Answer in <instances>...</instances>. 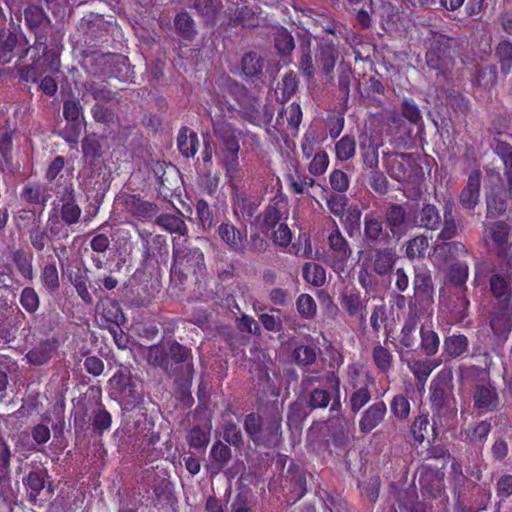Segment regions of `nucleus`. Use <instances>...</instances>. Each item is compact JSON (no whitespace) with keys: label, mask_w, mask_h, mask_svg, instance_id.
Returning a JSON list of instances; mask_svg holds the SVG:
<instances>
[{"label":"nucleus","mask_w":512,"mask_h":512,"mask_svg":"<svg viewBox=\"0 0 512 512\" xmlns=\"http://www.w3.org/2000/svg\"><path fill=\"white\" fill-rule=\"evenodd\" d=\"M213 133L220 142V164L228 179L237 180L245 176V171L239 163L240 136L242 132L222 119L212 120Z\"/></svg>","instance_id":"f257e3e1"},{"label":"nucleus","mask_w":512,"mask_h":512,"mask_svg":"<svg viewBox=\"0 0 512 512\" xmlns=\"http://www.w3.org/2000/svg\"><path fill=\"white\" fill-rule=\"evenodd\" d=\"M465 41L433 32L429 39L426 63L430 69L438 70L437 77L447 78V72L453 67L454 60L464 48Z\"/></svg>","instance_id":"f03ea898"},{"label":"nucleus","mask_w":512,"mask_h":512,"mask_svg":"<svg viewBox=\"0 0 512 512\" xmlns=\"http://www.w3.org/2000/svg\"><path fill=\"white\" fill-rule=\"evenodd\" d=\"M281 420L279 414L264 419L256 413H250L244 419V429L256 446L274 448L283 441Z\"/></svg>","instance_id":"7ed1b4c3"},{"label":"nucleus","mask_w":512,"mask_h":512,"mask_svg":"<svg viewBox=\"0 0 512 512\" xmlns=\"http://www.w3.org/2000/svg\"><path fill=\"white\" fill-rule=\"evenodd\" d=\"M173 260L171 275L174 278L178 277L180 281L189 273L197 276L205 270L203 252L189 243L187 239L180 237L173 239Z\"/></svg>","instance_id":"20e7f679"},{"label":"nucleus","mask_w":512,"mask_h":512,"mask_svg":"<svg viewBox=\"0 0 512 512\" xmlns=\"http://www.w3.org/2000/svg\"><path fill=\"white\" fill-rule=\"evenodd\" d=\"M453 375L450 370H443L438 373L437 377L430 384V396L433 416L432 431L434 437H437V430L443 426L442 417L449 410L452 400L453 391Z\"/></svg>","instance_id":"39448f33"},{"label":"nucleus","mask_w":512,"mask_h":512,"mask_svg":"<svg viewBox=\"0 0 512 512\" xmlns=\"http://www.w3.org/2000/svg\"><path fill=\"white\" fill-rule=\"evenodd\" d=\"M23 44L15 52V57L22 60L30 56L35 68L47 67L51 71H57L60 66L59 51L57 47L49 46L46 35L35 36L33 45H28L25 37H22Z\"/></svg>","instance_id":"423d86ee"},{"label":"nucleus","mask_w":512,"mask_h":512,"mask_svg":"<svg viewBox=\"0 0 512 512\" xmlns=\"http://www.w3.org/2000/svg\"><path fill=\"white\" fill-rule=\"evenodd\" d=\"M167 355L169 359V372L176 374L180 379L186 382H191L194 376L191 349L176 340H168Z\"/></svg>","instance_id":"0eeeda50"},{"label":"nucleus","mask_w":512,"mask_h":512,"mask_svg":"<svg viewBox=\"0 0 512 512\" xmlns=\"http://www.w3.org/2000/svg\"><path fill=\"white\" fill-rule=\"evenodd\" d=\"M510 225L503 221H495L487 228L495 253L504 262L506 271L512 270V242L510 241Z\"/></svg>","instance_id":"6e6552de"},{"label":"nucleus","mask_w":512,"mask_h":512,"mask_svg":"<svg viewBox=\"0 0 512 512\" xmlns=\"http://www.w3.org/2000/svg\"><path fill=\"white\" fill-rule=\"evenodd\" d=\"M328 246L330 254L326 256L325 262L329 264L336 273L343 272L346 268L347 261L351 257L352 249L338 228L328 235Z\"/></svg>","instance_id":"1a4fd4ad"},{"label":"nucleus","mask_w":512,"mask_h":512,"mask_svg":"<svg viewBox=\"0 0 512 512\" xmlns=\"http://www.w3.org/2000/svg\"><path fill=\"white\" fill-rule=\"evenodd\" d=\"M410 208L407 210L402 204L391 203L385 209L384 223L391 237L397 240L404 237L411 226Z\"/></svg>","instance_id":"9d476101"},{"label":"nucleus","mask_w":512,"mask_h":512,"mask_svg":"<svg viewBox=\"0 0 512 512\" xmlns=\"http://www.w3.org/2000/svg\"><path fill=\"white\" fill-rule=\"evenodd\" d=\"M441 219L440 211L434 204L424 203L421 207L419 204L410 206L409 220L413 227L436 231L440 228Z\"/></svg>","instance_id":"9b49d317"},{"label":"nucleus","mask_w":512,"mask_h":512,"mask_svg":"<svg viewBox=\"0 0 512 512\" xmlns=\"http://www.w3.org/2000/svg\"><path fill=\"white\" fill-rule=\"evenodd\" d=\"M384 221L375 212L366 213L363 220V241L369 246L387 244L391 235L384 227Z\"/></svg>","instance_id":"f8f14e48"},{"label":"nucleus","mask_w":512,"mask_h":512,"mask_svg":"<svg viewBox=\"0 0 512 512\" xmlns=\"http://www.w3.org/2000/svg\"><path fill=\"white\" fill-rule=\"evenodd\" d=\"M117 201L126 212L139 219L152 218L159 212L155 203L145 201L134 194L122 193L118 196Z\"/></svg>","instance_id":"ddd939ff"},{"label":"nucleus","mask_w":512,"mask_h":512,"mask_svg":"<svg viewBox=\"0 0 512 512\" xmlns=\"http://www.w3.org/2000/svg\"><path fill=\"white\" fill-rule=\"evenodd\" d=\"M368 299L359 292L345 293L340 296V305L350 318L358 321L362 330L366 329Z\"/></svg>","instance_id":"4468645a"},{"label":"nucleus","mask_w":512,"mask_h":512,"mask_svg":"<svg viewBox=\"0 0 512 512\" xmlns=\"http://www.w3.org/2000/svg\"><path fill=\"white\" fill-rule=\"evenodd\" d=\"M369 260L372 271L378 276L383 277L392 272L398 260V255L393 247L375 248Z\"/></svg>","instance_id":"2eb2a0df"},{"label":"nucleus","mask_w":512,"mask_h":512,"mask_svg":"<svg viewBox=\"0 0 512 512\" xmlns=\"http://www.w3.org/2000/svg\"><path fill=\"white\" fill-rule=\"evenodd\" d=\"M490 326L494 333L501 338H506L512 328V304L502 302L494 306Z\"/></svg>","instance_id":"dca6fc26"},{"label":"nucleus","mask_w":512,"mask_h":512,"mask_svg":"<svg viewBox=\"0 0 512 512\" xmlns=\"http://www.w3.org/2000/svg\"><path fill=\"white\" fill-rule=\"evenodd\" d=\"M447 278L457 290L455 294L458 295L459 303L455 305V308H459L461 310L466 309L469 306V301L465 295L466 287L464 285L468 278V266L463 263L451 265L448 270Z\"/></svg>","instance_id":"f3484780"},{"label":"nucleus","mask_w":512,"mask_h":512,"mask_svg":"<svg viewBox=\"0 0 512 512\" xmlns=\"http://www.w3.org/2000/svg\"><path fill=\"white\" fill-rule=\"evenodd\" d=\"M24 18L27 27L35 36L46 35L51 30V20L39 5H29L24 10Z\"/></svg>","instance_id":"a211bd4d"},{"label":"nucleus","mask_w":512,"mask_h":512,"mask_svg":"<svg viewBox=\"0 0 512 512\" xmlns=\"http://www.w3.org/2000/svg\"><path fill=\"white\" fill-rule=\"evenodd\" d=\"M472 398L474 407L483 412L494 411L499 405L496 389L490 384H477Z\"/></svg>","instance_id":"6ab92c4d"},{"label":"nucleus","mask_w":512,"mask_h":512,"mask_svg":"<svg viewBox=\"0 0 512 512\" xmlns=\"http://www.w3.org/2000/svg\"><path fill=\"white\" fill-rule=\"evenodd\" d=\"M481 172L473 170L467 179L465 187L462 189L459 202L463 208L472 210L478 203L480 198Z\"/></svg>","instance_id":"aec40b11"},{"label":"nucleus","mask_w":512,"mask_h":512,"mask_svg":"<svg viewBox=\"0 0 512 512\" xmlns=\"http://www.w3.org/2000/svg\"><path fill=\"white\" fill-rule=\"evenodd\" d=\"M331 398V393L321 387L313 388L312 390L303 392L300 399V401H303V418H306L315 409L327 408Z\"/></svg>","instance_id":"412c9836"},{"label":"nucleus","mask_w":512,"mask_h":512,"mask_svg":"<svg viewBox=\"0 0 512 512\" xmlns=\"http://www.w3.org/2000/svg\"><path fill=\"white\" fill-rule=\"evenodd\" d=\"M387 413L386 404L377 401L363 411L359 420V429L362 433L368 434L383 422Z\"/></svg>","instance_id":"4be33fe9"},{"label":"nucleus","mask_w":512,"mask_h":512,"mask_svg":"<svg viewBox=\"0 0 512 512\" xmlns=\"http://www.w3.org/2000/svg\"><path fill=\"white\" fill-rule=\"evenodd\" d=\"M391 487L394 489L400 512H428L427 506L417 500L418 494L415 487L405 490H397L394 484Z\"/></svg>","instance_id":"5701e85b"},{"label":"nucleus","mask_w":512,"mask_h":512,"mask_svg":"<svg viewBox=\"0 0 512 512\" xmlns=\"http://www.w3.org/2000/svg\"><path fill=\"white\" fill-rule=\"evenodd\" d=\"M338 54V50L333 42L324 41L318 44L317 52L315 55L316 62L318 66L321 67L323 73L329 78H333L332 74L338 58Z\"/></svg>","instance_id":"b1692460"},{"label":"nucleus","mask_w":512,"mask_h":512,"mask_svg":"<svg viewBox=\"0 0 512 512\" xmlns=\"http://www.w3.org/2000/svg\"><path fill=\"white\" fill-rule=\"evenodd\" d=\"M421 492L424 496L436 499L444 493L443 474L433 470L423 471L420 475Z\"/></svg>","instance_id":"393cba45"},{"label":"nucleus","mask_w":512,"mask_h":512,"mask_svg":"<svg viewBox=\"0 0 512 512\" xmlns=\"http://www.w3.org/2000/svg\"><path fill=\"white\" fill-rule=\"evenodd\" d=\"M219 237L236 253H243L246 233L229 223H222L218 227Z\"/></svg>","instance_id":"a878e982"},{"label":"nucleus","mask_w":512,"mask_h":512,"mask_svg":"<svg viewBox=\"0 0 512 512\" xmlns=\"http://www.w3.org/2000/svg\"><path fill=\"white\" fill-rule=\"evenodd\" d=\"M453 206L454 203L448 201L443 207V222H441V230L436 237V242L449 241L459 234L460 228L453 211Z\"/></svg>","instance_id":"bb28decb"},{"label":"nucleus","mask_w":512,"mask_h":512,"mask_svg":"<svg viewBox=\"0 0 512 512\" xmlns=\"http://www.w3.org/2000/svg\"><path fill=\"white\" fill-rule=\"evenodd\" d=\"M211 429L209 422L193 426L186 435L188 446L198 452H204L211 439Z\"/></svg>","instance_id":"cd10ccee"},{"label":"nucleus","mask_w":512,"mask_h":512,"mask_svg":"<svg viewBox=\"0 0 512 512\" xmlns=\"http://www.w3.org/2000/svg\"><path fill=\"white\" fill-rule=\"evenodd\" d=\"M229 183L233 189V211L238 218L245 220L250 219L256 209L254 203H252L247 196L241 191L237 185L236 180L229 179Z\"/></svg>","instance_id":"c85d7f7f"},{"label":"nucleus","mask_w":512,"mask_h":512,"mask_svg":"<svg viewBox=\"0 0 512 512\" xmlns=\"http://www.w3.org/2000/svg\"><path fill=\"white\" fill-rule=\"evenodd\" d=\"M372 384L373 382L368 377H364L359 387L353 385L355 390L350 395L349 405L354 414L358 413L371 400L370 385Z\"/></svg>","instance_id":"c756f323"},{"label":"nucleus","mask_w":512,"mask_h":512,"mask_svg":"<svg viewBox=\"0 0 512 512\" xmlns=\"http://www.w3.org/2000/svg\"><path fill=\"white\" fill-rule=\"evenodd\" d=\"M177 146L184 157H194L199 146L197 134L187 127H182L177 137Z\"/></svg>","instance_id":"7c9ffc66"},{"label":"nucleus","mask_w":512,"mask_h":512,"mask_svg":"<svg viewBox=\"0 0 512 512\" xmlns=\"http://www.w3.org/2000/svg\"><path fill=\"white\" fill-rule=\"evenodd\" d=\"M489 283L492 295L498 300L497 304H502V302H510L512 295V290L510 287V276L505 277L500 274H493Z\"/></svg>","instance_id":"2f4dec72"},{"label":"nucleus","mask_w":512,"mask_h":512,"mask_svg":"<svg viewBox=\"0 0 512 512\" xmlns=\"http://www.w3.org/2000/svg\"><path fill=\"white\" fill-rule=\"evenodd\" d=\"M155 223L165 231L172 234H178L181 238L187 234V225L180 215L175 214H161L159 215Z\"/></svg>","instance_id":"473e14b6"},{"label":"nucleus","mask_w":512,"mask_h":512,"mask_svg":"<svg viewBox=\"0 0 512 512\" xmlns=\"http://www.w3.org/2000/svg\"><path fill=\"white\" fill-rule=\"evenodd\" d=\"M174 27L180 37L185 40H193L197 35L195 22L191 15L186 12L176 14L174 18Z\"/></svg>","instance_id":"72a5a7b5"},{"label":"nucleus","mask_w":512,"mask_h":512,"mask_svg":"<svg viewBox=\"0 0 512 512\" xmlns=\"http://www.w3.org/2000/svg\"><path fill=\"white\" fill-rule=\"evenodd\" d=\"M300 52L301 56L298 62V68L303 77L307 81H311L316 74V67L313 62L311 54V42L309 39L300 45Z\"/></svg>","instance_id":"f704fd0d"},{"label":"nucleus","mask_w":512,"mask_h":512,"mask_svg":"<svg viewBox=\"0 0 512 512\" xmlns=\"http://www.w3.org/2000/svg\"><path fill=\"white\" fill-rule=\"evenodd\" d=\"M487 217L496 218L507 209L506 193L502 189L492 190L486 197Z\"/></svg>","instance_id":"c9c22d12"},{"label":"nucleus","mask_w":512,"mask_h":512,"mask_svg":"<svg viewBox=\"0 0 512 512\" xmlns=\"http://www.w3.org/2000/svg\"><path fill=\"white\" fill-rule=\"evenodd\" d=\"M54 348L50 341H43L26 354V359L32 365H44L51 359Z\"/></svg>","instance_id":"e433bc0d"},{"label":"nucleus","mask_w":512,"mask_h":512,"mask_svg":"<svg viewBox=\"0 0 512 512\" xmlns=\"http://www.w3.org/2000/svg\"><path fill=\"white\" fill-rule=\"evenodd\" d=\"M11 259L19 273L26 279L33 278V255L24 249H17L11 252Z\"/></svg>","instance_id":"4c0bfd02"},{"label":"nucleus","mask_w":512,"mask_h":512,"mask_svg":"<svg viewBox=\"0 0 512 512\" xmlns=\"http://www.w3.org/2000/svg\"><path fill=\"white\" fill-rule=\"evenodd\" d=\"M413 286L416 295L430 296L433 292L431 274L425 267H416L413 279Z\"/></svg>","instance_id":"58836bf2"},{"label":"nucleus","mask_w":512,"mask_h":512,"mask_svg":"<svg viewBox=\"0 0 512 512\" xmlns=\"http://www.w3.org/2000/svg\"><path fill=\"white\" fill-rule=\"evenodd\" d=\"M147 361L150 365L161 367L169 372V359L167 355V342L149 346L147 349Z\"/></svg>","instance_id":"ea45409f"},{"label":"nucleus","mask_w":512,"mask_h":512,"mask_svg":"<svg viewBox=\"0 0 512 512\" xmlns=\"http://www.w3.org/2000/svg\"><path fill=\"white\" fill-rule=\"evenodd\" d=\"M439 365L440 361L426 358L412 361L409 363V368L418 382H425L431 372Z\"/></svg>","instance_id":"a19ab883"},{"label":"nucleus","mask_w":512,"mask_h":512,"mask_svg":"<svg viewBox=\"0 0 512 512\" xmlns=\"http://www.w3.org/2000/svg\"><path fill=\"white\" fill-rule=\"evenodd\" d=\"M209 456L213 460L217 471H220L230 462L232 451L221 440H216L212 445Z\"/></svg>","instance_id":"79ce46f5"},{"label":"nucleus","mask_w":512,"mask_h":512,"mask_svg":"<svg viewBox=\"0 0 512 512\" xmlns=\"http://www.w3.org/2000/svg\"><path fill=\"white\" fill-rule=\"evenodd\" d=\"M91 114L97 123H101L109 128L119 125V117L116 112L100 103H96L92 106Z\"/></svg>","instance_id":"37998d69"},{"label":"nucleus","mask_w":512,"mask_h":512,"mask_svg":"<svg viewBox=\"0 0 512 512\" xmlns=\"http://www.w3.org/2000/svg\"><path fill=\"white\" fill-rule=\"evenodd\" d=\"M444 353L452 358L462 356L468 350V339L464 335L446 337L443 344Z\"/></svg>","instance_id":"c03bdc74"},{"label":"nucleus","mask_w":512,"mask_h":512,"mask_svg":"<svg viewBox=\"0 0 512 512\" xmlns=\"http://www.w3.org/2000/svg\"><path fill=\"white\" fill-rule=\"evenodd\" d=\"M29 240L37 252H42L48 245L51 238L45 228L40 225V219H34L29 230Z\"/></svg>","instance_id":"a18cd8bd"},{"label":"nucleus","mask_w":512,"mask_h":512,"mask_svg":"<svg viewBox=\"0 0 512 512\" xmlns=\"http://www.w3.org/2000/svg\"><path fill=\"white\" fill-rule=\"evenodd\" d=\"M49 197L45 186L40 184H28L21 193V198L30 204L44 205Z\"/></svg>","instance_id":"49530a36"},{"label":"nucleus","mask_w":512,"mask_h":512,"mask_svg":"<svg viewBox=\"0 0 512 512\" xmlns=\"http://www.w3.org/2000/svg\"><path fill=\"white\" fill-rule=\"evenodd\" d=\"M23 35H20L19 37L14 32L10 31L9 29H1L0 30V52L3 55L12 53L13 57H15V52L18 48L22 47Z\"/></svg>","instance_id":"de8ad7c7"},{"label":"nucleus","mask_w":512,"mask_h":512,"mask_svg":"<svg viewBox=\"0 0 512 512\" xmlns=\"http://www.w3.org/2000/svg\"><path fill=\"white\" fill-rule=\"evenodd\" d=\"M284 116H287L288 126L294 130H297L301 120L302 111L298 103H291L288 107L283 108L276 118L277 125L284 124Z\"/></svg>","instance_id":"09e8293b"},{"label":"nucleus","mask_w":512,"mask_h":512,"mask_svg":"<svg viewBox=\"0 0 512 512\" xmlns=\"http://www.w3.org/2000/svg\"><path fill=\"white\" fill-rule=\"evenodd\" d=\"M429 246L427 236L420 234L405 243V255L408 259L424 257Z\"/></svg>","instance_id":"8fccbe9b"},{"label":"nucleus","mask_w":512,"mask_h":512,"mask_svg":"<svg viewBox=\"0 0 512 512\" xmlns=\"http://www.w3.org/2000/svg\"><path fill=\"white\" fill-rule=\"evenodd\" d=\"M418 320L415 315H410L404 322L403 327L400 331V344L405 347L412 349L416 343V329Z\"/></svg>","instance_id":"3c124183"},{"label":"nucleus","mask_w":512,"mask_h":512,"mask_svg":"<svg viewBox=\"0 0 512 512\" xmlns=\"http://www.w3.org/2000/svg\"><path fill=\"white\" fill-rule=\"evenodd\" d=\"M319 351L315 345H300L294 349L292 356L297 365L310 366L316 361Z\"/></svg>","instance_id":"603ef678"},{"label":"nucleus","mask_w":512,"mask_h":512,"mask_svg":"<svg viewBox=\"0 0 512 512\" xmlns=\"http://www.w3.org/2000/svg\"><path fill=\"white\" fill-rule=\"evenodd\" d=\"M302 272L305 281L315 287L323 286L326 281V271L319 264L305 263Z\"/></svg>","instance_id":"864d4df0"},{"label":"nucleus","mask_w":512,"mask_h":512,"mask_svg":"<svg viewBox=\"0 0 512 512\" xmlns=\"http://www.w3.org/2000/svg\"><path fill=\"white\" fill-rule=\"evenodd\" d=\"M63 201L65 202L61 209L62 220L68 225L77 223L81 215V209L75 203L72 190L68 193L67 198L63 199Z\"/></svg>","instance_id":"5fc2aeb1"},{"label":"nucleus","mask_w":512,"mask_h":512,"mask_svg":"<svg viewBox=\"0 0 512 512\" xmlns=\"http://www.w3.org/2000/svg\"><path fill=\"white\" fill-rule=\"evenodd\" d=\"M241 68L248 77L258 76L263 69V59L256 52H247L241 59Z\"/></svg>","instance_id":"6e6d98bb"},{"label":"nucleus","mask_w":512,"mask_h":512,"mask_svg":"<svg viewBox=\"0 0 512 512\" xmlns=\"http://www.w3.org/2000/svg\"><path fill=\"white\" fill-rule=\"evenodd\" d=\"M372 358L381 372H388L393 366V355L384 345L377 344L374 346Z\"/></svg>","instance_id":"4d7b16f0"},{"label":"nucleus","mask_w":512,"mask_h":512,"mask_svg":"<svg viewBox=\"0 0 512 512\" xmlns=\"http://www.w3.org/2000/svg\"><path fill=\"white\" fill-rule=\"evenodd\" d=\"M193 7L207 24L213 23L219 12V3L217 0H195Z\"/></svg>","instance_id":"13d9d810"},{"label":"nucleus","mask_w":512,"mask_h":512,"mask_svg":"<svg viewBox=\"0 0 512 512\" xmlns=\"http://www.w3.org/2000/svg\"><path fill=\"white\" fill-rule=\"evenodd\" d=\"M40 279L48 292L54 293L59 289V274L55 263H47L44 266Z\"/></svg>","instance_id":"bf43d9fd"},{"label":"nucleus","mask_w":512,"mask_h":512,"mask_svg":"<svg viewBox=\"0 0 512 512\" xmlns=\"http://www.w3.org/2000/svg\"><path fill=\"white\" fill-rule=\"evenodd\" d=\"M421 349L427 356H433L438 352L439 349V337L437 333L431 329L421 327Z\"/></svg>","instance_id":"052dcab7"},{"label":"nucleus","mask_w":512,"mask_h":512,"mask_svg":"<svg viewBox=\"0 0 512 512\" xmlns=\"http://www.w3.org/2000/svg\"><path fill=\"white\" fill-rule=\"evenodd\" d=\"M497 82V69L495 65H489L481 68L473 79V84L483 89H489L495 86Z\"/></svg>","instance_id":"680f3d73"},{"label":"nucleus","mask_w":512,"mask_h":512,"mask_svg":"<svg viewBox=\"0 0 512 512\" xmlns=\"http://www.w3.org/2000/svg\"><path fill=\"white\" fill-rule=\"evenodd\" d=\"M495 55L499 60L501 72L507 75L512 67V43L507 40L501 41L496 47Z\"/></svg>","instance_id":"e2e57ef3"},{"label":"nucleus","mask_w":512,"mask_h":512,"mask_svg":"<svg viewBox=\"0 0 512 512\" xmlns=\"http://www.w3.org/2000/svg\"><path fill=\"white\" fill-rule=\"evenodd\" d=\"M298 84L299 82L294 72L290 71L284 75L277 88L281 94V102L288 101L296 93Z\"/></svg>","instance_id":"0e129e2a"},{"label":"nucleus","mask_w":512,"mask_h":512,"mask_svg":"<svg viewBox=\"0 0 512 512\" xmlns=\"http://www.w3.org/2000/svg\"><path fill=\"white\" fill-rule=\"evenodd\" d=\"M356 150V141L354 137L346 135L343 136L335 145L336 157L340 161H347L351 159Z\"/></svg>","instance_id":"69168bd1"},{"label":"nucleus","mask_w":512,"mask_h":512,"mask_svg":"<svg viewBox=\"0 0 512 512\" xmlns=\"http://www.w3.org/2000/svg\"><path fill=\"white\" fill-rule=\"evenodd\" d=\"M274 45L282 55H290L295 48L294 38L286 29H280L275 33Z\"/></svg>","instance_id":"338daca9"},{"label":"nucleus","mask_w":512,"mask_h":512,"mask_svg":"<svg viewBox=\"0 0 512 512\" xmlns=\"http://www.w3.org/2000/svg\"><path fill=\"white\" fill-rule=\"evenodd\" d=\"M410 402L403 394L395 395L390 403L391 413L399 420H406L410 414Z\"/></svg>","instance_id":"774afa93"}]
</instances>
